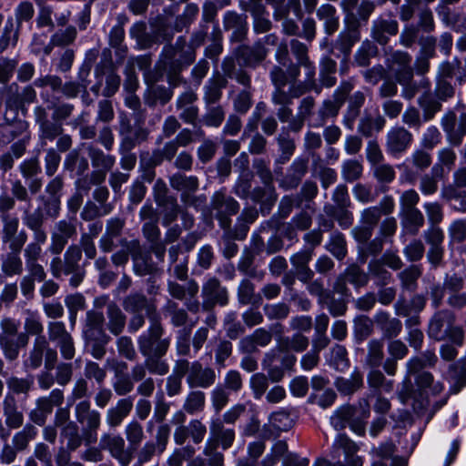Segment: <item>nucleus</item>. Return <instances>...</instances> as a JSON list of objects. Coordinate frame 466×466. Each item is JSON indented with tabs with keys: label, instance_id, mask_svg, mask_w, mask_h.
<instances>
[{
	"label": "nucleus",
	"instance_id": "obj_25",
	"mask_svg": "<svg viewBox=\"0 0 466 466\" xmlns=\"http://www.w3.org/2000/svg\"><path fill=\"white\" fill-rule=\"evenodd\" d=\"M209 438L206 443L214 444L215 447L219 445L224 451L229 449L236 437L235 431L226 428L220 418L212 419L209 424Z\"/></svg>",
	"mask_w": 466,
	"mask_h": 466
},
{
	"label": "nucleus",
	"instance_id": "obj_12",
	"mask_svg": "<svg viewBox=\"0 0 466 466\" xmlns=\"http://www.w3.org/2000/svg\"><path fill=\"white\" fill-rule=\"evenodd\" d=\"M75 414L77 422L84 425L85 441L92 443L96 441V431L101 424V414L91 409L88 400H82L76 405Z\"/></svg>",
	"mask_w": 466,
	"mask_h": 466
},
{
	"label": "nucleus",
	"instance_id": "obj_22",
	"mask_svg": "<svg viewBox=\"0 0 466 466\" xmlns=\"http://www.w3.org/2000/svg\"><path fill=\"white\" fill-rule=\"evenodd\" d=\"M216 380L217 374L213 368L204 367L198 360L192 361L191 372L186 379L190 389H208L213 386Z\"/></svg>",
	"mask_w": 466,
	"mask_h": 466
},
{
	"label": "nucleus",
	"instance_id": "obj_43",
	"mask_svg": "<svg viewBox=\"0 0 466 466\" xmlns=\"http://www.w3.org/2000/svg\"><path fill=\"white\" fill-rule=\"evenodd\" d=\"M341 106V98L339 100L335 98L324 100L318 108L314 126L316 127H323L328 119L335 118L339 115Z\"/></svg>",
	"mask_w": 466,
	"mask_h": 466
},
{
	"label": "nucleus",
	"instance_id": "obj_40",
	"mask_svg": "<svg viewBox=\"0 0 466 466\" xmlns=\"http://www.w3.org/2000/svg\"><path fill=\"white\" fill-rule=\"evenodd\" d=\"M450 393L456 394L466 386V359H461L449 368Z\"/></svg>",
	"mask_w": 466,
	"mask_h": 466
},
{
	"label": "nucleus",
	"instance_id": "obj_58",
	"mask_svg": "<svg viewBox=\"0 0 466 466\" xmlns=\"http://www.w3.org/2000/svg\"><path fill=\"white\" fill-rule=\"evenodd\" d=\"M17 89H18V86L16 84H12L7 87L8 94L5 100V108H6L5 113V119L6 121L11 120L8 117L9 111L14 113V116H12V118H15L18 109L22 108L24 106L20 94L17 92Z\"/></svg>",
	"mask_w": 466,
	"mask_h": 466
},
{
	"label": "nucleus",
	"instance_id": "obj_5",
	"mask_svg": "<svg viewBox=\"0 0 466 466\" xmlns=\"http://www.w3.org/2000/svg\"><path fill=\"white\" fill-rule=\"evenodd\" d=\"M165 329L161 323V317L150 321L147 333L137 339V345L143 356L157 355L165 356L170 347L169 337L163 338Z\"/></svg>",
	"mask_w": 466,
	"mask_h": 466
},
{
	"label": "nucleus",
	"instance_id": "obj_38",
	"mask_svg": "<svg viewBox=\"0 0 466 466\" xmlns=\"http://www.w3.org/2000/svg\"><path fill=\"white\" fill-rule=\"evenodd\" d=\"M317 17L323 23L324 31L328 35H333L339 29V16L332 5H321L317 9Z\"/></svg>",
	"mask_w": 466,
	"mask_h": 466
},
{
	"label": "nucleus",
	"instance_id": "obj_36",
	"mask_svg": "<svg viewBox=\"0 0 466 466\" xmlns=\"http://www.w3.org/2000/svg\"><path fill=\"white\" fill-rule=\"evenodd\" d=\"M334 385L341 395H352L363 388V374L361 371L355 369L349 378L338 377L334 382Z\"/></svg>",
	"mask_w": 466,
	"mask_h": 466
},
{
	"label": "nucleus",
	"instance_id": "obj_21",
	"mask_svg": "<svg viewBox=\"0 0 466 466\" xmlns=\"http://www.w3.org/2000/svg\"><path fill=\"white\" fill-rule=\"evenodd\" d=\"M412 134L403 127H394L387 134L386 151L393 157L404 153L411 145Z\"/></svg>",
	"mask_w": 466,
	"mask_h": 466
},
{
	"label": "nucleus",
	"instance_id": "obj_23",
	"mask_svg": "<svg viewBox=\"0 0 466 466\" xmlns=\"http://www.w3.org/2000/svg\"><path fill=\"white\" fill-rule=\"evenodd\" d=\"M465 281L457 273L445 275V287L448 289L447 304L454 309H461L466 307V292L462 291Z\"/></svg>",
	"mask_w": 466,
	"mask_h": 466
},
{
	"label": "nucleus",
	"instance_id": "obj_45",
	"mask_svg": "<svg viewBox=\"0 0 466 466\" xmlns=\"http://www.w3.org/2000/svg\"><path fill=\"white\" fill-rule=\"evenodd\" d=\"M170 186L173 189L182 193H194L198 189V178L195 176H186L181 173H176L169 178Z\"/></svg>",
	"mask_w": 466,
	"mask_h": 466
},
{
	"label": "nucleus",
	"instance_id": "obj_15",
	"mask_svg": "<svg viewBox=\"0 0 466 466\" xmlns=\"http://www.w3.org/2000/svg\"><path fill=\"white\" fill-rule=\"evenodd\" d=\"M121 246L127 248L134 263V270L139 276H146L155 271L156 268L152 260L150 251L146 250L137 239L127 241L121 239Z\"/></svg>",
	"mask_w": 466,
	"mask_h": 466
},
{
	"label": "nucleus",
	"instance_id": "obj_16",
	"mask_svg": "<svg viewBox=\"0 0 466 466\" xmlns=\"http://www.w3.org/2000/svg\"><path fill=\"white\" fill-rule=\"evenodd\" d=\"M441 125L451 146L458 147L462 143L466 137V113L461 114L457 118L456 114L450 110L442 116Z\"/></svg>",
	"mask_w": 466,
	"mask_h": 466
},
{
	"label": "nucleus",
	"instance_id": "obj_2",
	"mask_svg": "<svg viewBox=\"0 0 466 466\" xmlns=\"http://www.w3.org/2000/svg\"><path fill=\"white\" fill-rule=\"evenodd\" d=\"M196 59V51L187 43L185 36H179L174 45L167 44L163 47L159 58V67L170 76H177L185 67Z\"/></svg>",
	"mask_w": 466,
	"mask_h": 466
},
{
	"label": "nucleus",
	"instance_id": "obj_59",
	"mask_svg": "<svg viewBox=\"0 0 466 466\" xmlns=\"http://www.w3.org/2000/svg\"><path fill=\"white\" fill-rule=\"evenodd\" d=\"M456 158L457 156L453 149L450 147L441 148L438 151L439 163L433 166L431 172L436 174V176H442L443 166L451 169L455 165Z\"/></svg>",
	"mask_w": 466,
	"mask_h": 466
},
{
	"label": "nucleus",
	"instance_id": "obj_34",
	"mask_svg": "<svg viewBox=\"0 0 466 466\" xmlns=\"http://www.w3.org/2000/svg\"><path fill=\"white\" fill-rule=\"evenodd\" d=\"M3 413L5 418V426L10 430H16L24 424V414L18 410L14 396L6 395L3 400Z\"/></svg>",
	"mask_w": 466,
	"mask_h": 466
},
{
	"label": "nucleus",
	"instance_id": "obj_33",
	"mask_svg": "<svg viewBox=\"0 0 466 466\" xmlns=\"http://www.w3.org/2000/svg\"><path fill=\"white\" fill-rule=\"evenodd\" d=\"M106 328L114 336H119L125 329L127 324V317L119 308V306L110 301L106 305Z\"/></svg>",
	"mask_w": 466,
	"mask_h": 466
},
{
	"label": "nucleus",
	"instance_id": "obj_44",
	"mask_svg": "<svg viewBox=\"0 0 466 466\" xmlns=\"http://www.w3.org/2000/svg\"><path fill=\"white\" fill-rule=\"evenodd\" d=\"M46 348V338L35 339L33 347L29 350L27 358L24 360V366L31 370H36L41 367L44 352Z\"/></svg>",
	"mask_w": 466,
	"mask_h": 466
},
{
	"label": "nucleus",
	"instance_id": "obj_17",
	"mask_svg": "<svg viewBox=\"0 0 466 466\" xmlns=\"http://www.w3.org/2000/svg\"><path fill=\"white\" fill-rule=\"evenodd\" d=\"M36 124L39 126V139L42 145L46 141H54L64 132L63 124L56 120H50L46 108L38 106L34 109Z\"/></svg>",
	"mask_w": 466,
	"mask_h": 466
},
{
	"label": "nucleus",
	"instance_id": "obj_49",
	"mask_svg": "<svg viewBox=\"0 0 466 466\" xmlns=\"http://www.w3.org/2000/svg\"><path fill=\"white\" fill-rule=\"evenodd\" d=\"M248 198L253 202L259 203L263 206L271 207L277 200L275 187L273 184L256 187L252 189L251 195Z\"/></svg>",
	"mask_w": 466,
	"mask_h": 466
},
{
	"label": "nucleus",
	"instance_id": "obj_60",
	"mask_svg": "<svg viewBox=\"0 0 466 466\" xmlns=\"http://www.w3.org/2000/svg\"><path fill=\"white\" fill-rule=\"evenodd\" d=\"M367 380L370 388L380 390L387 393L391 392L394 388V381L392 380H387L383 373L379 370H372L370 371Z\"/></svg>",
	"mask_w": 466,
	"mask_h": 466
},
{
	"label": "nucleus",
	"instance_id": "obj_54",
	"mask_svg": "<svg viewBox=\"0 0 466 466\" xmlns=\"http://www.w3.org/2000/svg\"><path fill=\"white\" fill-rule=\"evenodd\" d=\"M421 268L418 265H411L399 273L402 289L414 291L417 289V280L421 276Z\"/></svg>",
	"mask_w": 466,
	"mask_h": 466
},
{
	"label": "nucleus",
	"instance_id": "obj_20",
	"mask_svg": "<svg viewBox=\"0 0 466 466\" xmlns=\"http://www.w3.org/2000/svg\"><path fill=\"white\" fill-rule=\"evenodd\" d=\"M123 308L130 313H140L145 310L149 321L160 317L153 299H148L143 293L135 292L127 296L123 300Z\"/></svg>",
	"mask_w": 466,
	"mask_h": 466
},
{
	"label": "nucleus",
	"instance_id": "obj_42",
	"mask_svg": "<svg viewBox=\"0 0 466 466\" xmlns=\"http://www.w3.org/2000/svg\"><path fill=\"white\" fill-rule=\"evenodd\" d=\"M163 312L166 316L170 318V323L176 328L185 326L189 319V312L186 308H182L172 299H167L166 304L163 306Z\"/></svg>",
	"mask_w": 466,
	"mask_h": 466
},
{
	"label": "nucleus",
	"instance_id": "obj_32",
	"mask_svg": "<svg viewBox=\"0 0 466 466\" xmlns=\"http://www.w3.org/2000/svg\"><path fill=\"white\" fill-rule=\"evenodd\" d=\"M228 80L221 74L217 73L210 77L204 86L203 100L207 106L216 104L222 96V90L227 86Z\"/></svg>",
	"mask_w": 466,
	"mask_h": 466
},
{
	"label": "nucleus",
	"instance_id": "obj_10",
	"mask_svg": "<svg viewBox=\"0 0 466 466\" xmlns=\"http://www.w3.org/2000/svg\"><path fill=\"white\" fill-rule=\"evenodd\" d=\"M27 236L25 231L17 237L13 236L9 240L4 238V228H2V241L9 244L11 252L7 253L2 261V271L8 277L20 275L23 272V262L19 256L23 246L26 242Z\"/></svg>",
	"mask_w": 466,
	"mask_h": 466
},
{
	"label": "nucleus",
	"instance_id": "obj_55",
	"mask_svg": "<svg viewBox=\"0 0 466 466\" xmlns=\"http://www.w3.org/2000/svg\"><path fill=\"white\" fill-rule=\"evenodd\" d=\"M36 435L37 429L33 424L27 423L14 435L12 443L19 451H25Z\"/></svg>",
	"mask_w": 466,
	"mask_h": 466
},
{
	"label": "nucleus",
	"instance_id": "obj_64",
	"mask_svg": "<svg viewBox=\"0 0 466 466\" xmlns=\"http://www.w3.org/2000/svg\"><path fill=\"white\" fill-rule=\"evenodd\" d=\"M384 358L383 342L380 339H371L368 344L367 364L371 368H378Z\"/></svg>",
	"mask_w": 466,
	"mask_h": 466
},
{
	"label": "nucleus",
	"instance_id": "obj_14",
	"mask_svg": "<svg viewBox=\"0 0 466 466\" xmlns=\"http://www.w3.org/2000/svg\"><path fill=\"white\" fill-rule=\"evenodd\" d=\"M87 156L95 170L92 171V182L102 184L105 182L107 172L111 171L116 164V157L105 153L99 147L94 145H88L86 147Z\"/></svg>",
	"mask_w": 466,
	"mask_h": 466
},
{
	"label": "nucleus",
	"instance_id": "obj_61",
	"mask_svg": "<svg viewBox=\"0 0 466 466\" xmlns=\"http://www.w3.org/2000/svg\"><path fill=\"white\" fill-rule=\"evenodd\" d=\"M31 204L25 208L22 211V220L24 225L28 228H41L44 226L46 218L41 208L31 210Z\"/></svg>",
	"mask_w": 466,
	"mask_h": 466
},
{
	"label": "nucleus",
	"instance_id": "obj_4",
	"mask_svg": "<svg viewBox=\"0 0 466 466\" xmlns=\"http://www.w3.org/2000/svg\"><path fill=\"white\" fill-rule=\"evenodd\" d=\"M82 259L81 248L76 244L70 245L64 253L63 258L56 255L50 262V271L54 278L59 279L63 275L69 276V284L73 288L78 287L86 276V270L80 265Z\"/></svg>",
	"mask_w": 466,
	"mask_h": 466
},
{
	"label": "nucleus",
	"instance_id": "obj_8",
	"mask_svg": "<svg viewBox=\"0 0 466 466\" xmlns=\"http://www.w3.org/2000/svg\"><path fill=\"white\" fill-rule=\"evenodd\" d=\"M65 400L64 390L54 389L46 396H41L35 400V407L28 413L29 420L35 425L44 426L55 407H60Z\"/></svg>",
	"mask_w": 466,
	"mask_h": 466
},
{
	"label": "nucleus",
	"instance_id": "obj_39",
	"mask_svg": "<svg viewBox=\"0 0 466 466\" xmlns=\"http://www.w3.org/2000/svg\"><path fill=\"white\" fill-rule=\"evenodd\" d=\"M271 102L274 106H278L277 116L282 123L289 122L292 116L293 110L290 106L293 101L287 91H273L271 95Z\"/></svg>",
	"mask_w": 466,
	"mask_h": 466
},
{
	"label": "nucleus",
	"instance_id": "obj_18",
	"mask_svg": "<svg viewBox=\"0 0 466 466\" xmlns=\"http://www.w3.org/2000/svg\"><path fill=\"white\" fill-rule=\"evenodd\" d=\"M399 32V23L391 12L381 15L372 21L370 36L381 46L388 44L390 36H394Z\"/></svg>",
	"mask_w": 466,
	"mask_h": 466
},
{
	"label": "nucleus",
	"instance_id": "obj_50",
	"mask_svg": "<svg viewBox=\"0 0 466 466\" xmlns=\"http://www.w3.org/2000/svg\"><path fill=\"white\" fill-rule=\"evenodd\" d=\"M64 167L68 171H76V174L83 175L89 167L87 159L81 156L79 150L73 149L64 160Z\"/></svg>",
	"mask_w": 466,
	"mask_h": 466
},
{
	"label": "nucleus",
	"instance_id": "obj_35",
	"mask_svg": "<svg viewBox=\"0 0 466 466\" xmlns=\"http://www.w3.org/2000/svg\"><path fill=\"white\" fill-rule=\"evenodd\" d=\"M224 27L226 30H232L231 39L233 41H242L248 31L246 16L228 11L224 15Z\"/></svg>",
	"mask_w": 466,
	"mask_h": 466
},
{
	"label": "nucleus",
	"instance_id": "obj_6",
	"mask_svg": "<svg viewBox=\"0 0 466 466\" xmlns=\"http://www.w3.org/2000/svg\"><path fill=\"white\" fill-rule=\"evenodd\" d=\"M210 208L220 227L228 229L231 225V216L236 215L239 210V204L227 194L225 188H222L216 191L211 197Z\"/></svg>",
	"mask_w": 466,
	"mask_h": 466
},
{
	"label": "nucleus",
	"instance_id": "obj_52",
	"mask_svg": "<svg viewBox=\"0 0 466 466\" xmlns=\"http://www.w3.org/2000/svg\"><path fill=\"white\" fill-rule=\"evenodd\" d=\"M309 345V338L302 333H295L291 337L281 339L279 341L280 350L285 351L293 350L296 352H302L308 349Z\"/></svg>",
	"mask_w": 466,
	"mask_h": 466
},
{
	"label": "nucleus",
	"instance_id": "obj_27",
	"mask_svg": "<svg viewBox=\"0 0 466 466\" xmlns=\"http://www.w3.org/2000/svg\"><path fill=\"white\" fill-rule=\"evenodd\" d=\"M347 23L348 29L341 31L335 41V47L346 57L350 54L353 46L360 40L359 27L360 25L357 18L347 19Z\"/></svg>",
	"mask_w": 466,
	"mask_h": 466
},
{
	"label": "nucleus",
	"instance_id": "obj_19",
	"mask_svg": "<svg viewBox=\"0 0 466 466\" xmlns=\"http://www.w3.org/2000/svg\"><path fill=\"white\" fill-rule=\"evenodd\" d=\"M455 322V315L450 309H441L431 317L428 335L430 338L441 341L447 339V331Z\"/></svg>",
	"mask_w": 466,
	"mask_h": 466
},
{
	"label": "nucleus",
	"instance_id": "obj_3",
	"mask_svg": "<svg viewBox=\"0 0 466 466\" xmlns=\"http://www.w3.org/2000/svg\"><path fill=\"white\" fill-rule=\"evenodd\" d=\"M438 357L431 350H427L420 356L410 359L406 363L409 375H416L415 383L421 390H429L430 393L437 396L444 390L441 381H435L433 375L429 371H422L424 368L434 367Z\"/></svg>",
	"mask_w": 466,
	"mask_h": 466
},
{
	"label": "nucleus",
	"instance_id": "obj_7",
	"mask_svg": "<svg viewBox=\"0 0 466 466\" xmlns=\"http://www.w3.org/2000/svg\"><path fill=\"white\" fill-rule=\"evenodd\" d=\"M77 218L69 217L55 223L51 232V242L48 250L53 255H59L70 239L77 236Z\"/></svg>",
	"mask_w": 466,
	"mask_h": 466
},
{
	"label": "nucleus",
	"instance_id": "obj_30",
	"mask_svg": "<svg viewBox=\"0 0 466 466\" xmlns=\"http://www.w3.org/2000/svg\"><path fill=\"white\" fill-rule=\"evenodd\" d=\"M237 56L246 66L254 68L267 57L268 49L261 42H257L252 46H239L237 50Z\"/></svg>",
	"mask_w": 466,
	"mask_h": 466
},
{
	"label": "nucleus",
	"instance_id": "obj_37",
	"mask_svg": "<svg viewBox=\"0 0 466 466\" xmlns=\"http://www.w3.org/2000/svg\"><path fill=\"white\" fill-rule=\"evenodd\" d=\"M374 322L381 330L383 338L392 339L397 337L402 329V324L400 319L390 318L385 311H379L374 316Z\"/></svg>",
	"mask_w": 466,
	"mask_h": 466
},
{
	"label": "nucleus",
	"instance_id": "obj_46",
	"mask_svg": "<svg viewBox=\"0 0 466 466\" xmlns=\"http://www.w3.org/2000/svg\"><path fill=\"white\" fill-rule=\"evenodd\" d=\"M337 72V63L330 57H324L320 61L319 82L320 87L330 88L337 83L335 74Z\"/></svg>",
	"mask_w": 466,
	"mask_h": 466
},
{
	"label": "nucleus",
	"instance_id": "obj_11",
	"mask_svg": "<svg viewBox=\"0 0 466 466\" xmlns=\"http://www.w3.org/2000/svg\"><path fill=\"white\" fill-rule=\"evenodd\" d=\"M100 448L106 451L120 466H128L134 458V451L127 445L126 440L118 433H104Z\"/></svg>",
	"mask_w": 466,
	"mask_h": 466
},
{
	"label": "nucleus",
	"instance_id": "obj_1",
	"mask_svg": "<svg viewBox=\"0 0 466 466\" xmlns=\"http://www.w3.org/2000/svg\"><path fill=\"white\" fill-rule=\"evenodd\" d=\"M1 189L0 220L4 228V238L9 240L17 234L19 228V218L11 211L15 208L16 201L31 204V196L27 187L18 178L10 181V193L3 187Z\"/></svg>",
	"mask_w": 466,
	"mask_h": 466
},
{
	"label": "nucleus",
	"instance_id": "obj_9",
	"mask_svg": "<svg viewBox=\"0 0 466 466\" xmlns=\"http://www.w3.org/2000/svg\"><path fill=\"white\" fill-rule=\"evenodd\" d=\"M167 289L171 298L177 300L185 301V307L193 314L200 310V302L197 296L199 287L195 279H189L186 284H179L175 280H168Z\"/></svg>",
	"mask_w": 466,
	"mask_h": 466
},
{
	"label": "nucleus",
	"instance_id": "obj_24",
	"mask_svg": "<svg viewBox=\"0 0 466 466\" xmlns=\"http://www.w3.org/2000/svg\"><path fill=\"white\" fill-rule=\"evenodd\" d=\"M64 187V179L61 176L53 177L46 186V192L49 198L44 200V208L46 215L49 218H56L60 213L61 192Z\"/></svg>",
	"mask_w": 466,
	"mask_h": 466
},
{
	"label": "nucleus",
	"instance_id": "obj_53",
	"mask_svg": "<svg viewBox=\"0 0 466 466\" xmlns=\"http://www.w3.org/2000/svg\"><path fill=\"white\" fill-rule=\"evenodd\" d=\"M337 259L342 260L348 253L347 241L345 236L339 231H334L329 238V243L326 246Z\"/></svg>",
	"mask_w": 466,
	"mask_h": 466
},
{
	"label": "nucleus",
	"instance_id": "obj_48",
	"mask_svg": "<svg viewBox=\"0 0 466 466\" xmlns=\"http://www.w3.org/2000/svg\"><path fill=\"white\" fill-rule=\"evenodd\" d=\"M61 440L66 441L68 451L77 450L83 442V437L79 432V428L75 421H71L65 425L60 431Z\"/></svg>",
	"mask_w": 466,
	"mask_h": 466
},
{
	"label": "nucleus",
	"instance_id": "obj_56",
	"mask_svg": "<svg viewBox=\"0 0 466 466\" xmlns=\"http://www.w3.org/2000/svg\"><path fill=\"white\" fill-rule=\"evenodd\" d=\"M384 266L379 258L371 259L368 265L369 274L376 279V284L380 287L386 286L391 279V274Z\"/></svg>",
	"mask_w": 466,
	"mask_h": 466
},
{
	"label": "nucleus",
	"instance_id": "obj_41",
	"mask_svg": "<svg viewBox=\"0 0 466 466\" xmlns=\"http://www.w3.org/2000/svg\"><path fill=\"white\" fill-rule=\"evenodd\" d=\"M105 316L102 312L89 310L86 312L83 329L84 339H92L96 334H106L104 329Z\"/></svg>",
	"mask_w": 466,
	"mask_h": 466
},
{
	"label": "nucleus",
	"instance_id": "obj_51",
	"mask_svg": "<svg viewBox=\"0 0 466 466\" xmlns=\"http://www.w3.org/2000/svg\"><path fill=\"white\" fill-rule=\"evenodd\" d=\"M117 20L118 24L113 26L109 33V45L112 48L116 50L117 54H125L127 47L122 45L125 39V30L123 26L127 21V18L126 15H119Z\"/></svg>",
	"mask_w": 466,
	"mask_h": 466
},
{
	"label": "nucleus",
	"instance_id": "obj_26",
	"mask_svg": "<svg viewBox=\"0 0 466 466\" xmlns=\"http://www.w3.org/2000/svg\"><path fill=\"white\" fill-rule=\"evenodd\" d=\"M356 408L351 405H344L339 408L330 418V423L337 431H341L350 425L358 434L364 432V426L354 420Z\"/></svg>",
	"mask_w": 466,
	"mask_h": 466
},
{
	"label": "nucleus",
	"instance_id": "obj_31",
	"mask_svg": "<svg viewBox=\"0 0 466 466\" xmlns=\"http://www.w3.org/2000/svg\"><path fill=\"white\" fill-rule=\"evenodd\" d=\"M402 230L411 236H416L425 224L424 215L419 208L400 210Z\"/></svg>",
	"mask_w": 466,
	"mask_h": 466
},
{
	"label": "nucleus",
	"instance_id": "obj_63",
	"mask_svg": "<svg viewBox=\"0 0 466 466\" xmlns=\"http://www.w3.org/2000/svg\"><path fill=\"white\" fill-rule=\"evenodd\" d=\"M363 173L361 162L356 159H348L342 163L341 176L346 182H354L360 179Z\"/></svg>",
	"mask_w": 466,
	"mask_h": 466
},
{
	"label": "nucleus",
	"instance_id": "obj_62",
	"mask_svg": "<svg viewBox=\"0 0 466 466\" xmlns=\"http://www.w3.org/2000/svg\"><path fill=\"white\" fill-rule=\"evenodd\" d=\"M418 104L423 110V118L425 121L432 119L435 114L441 110V102L432 98L429 93H425L420 96Z\"/></svg>",
	"mask_w": 466,
	"mask_h": 466
},
{
	"label": "nucleus",
	"instance_id": "obj_28",
	"mask_svg": "<svg viewBox=\"0 0 466 466\" xmlns=\"http://www.w3.org/2000/svg\"><path fill=\"white\" fill-rule=\"evenodd\" d=\"M133 398L127 397L117 400L116 406L107 410L106 421L109 428L119 427L133 409Z\"/></svg>",
	"mask_w": 466,
	"mask_h": 466
},
{
	"label": "nucleus",
	"instance_id": "obj_57",
	"mask_svg": "<svg viewBox=\"0 0 466 466\" xmlns=\"http://www.w3.org/2000/svg\"><path fill=\"white\" fill-rule=\"evenodd\" d=\"M124 433L129 446L137 448L145 439L142 424L137 420H131L125 427Z\"/></svg>",
	"mask_w": 466,
	"mask_h": 466
},
{
	"label": "nucleus",
	"instance_id": "obj_13",
	"mask_svg": "<svg viewBox=\"0 0 466 466\" xmlns=\"http://www.w3.org/2000/svg\"><path fill=\"white\" fill-rule=\"evenodd\" d=\"M202 303L200 309L205 311H211L219 305L224 307L228 303V292L226 287L222 286L220 281L215 278L208 279L201 289Z\"/></svg>",
	"mask_w": 466,
	"mask_h": 466
},
{
	"label": "nucleus",
	"instance_id": "obj_29",
	"mask_svg": "<svg viewBox=\"0 0 466 466\" xmlns=\"http://www.w3.org/2000/svg\"><path fill=\"white\" fill-rule=\"evenodd\" d=\"M308 171V160L305 158H296L289 168L286 176L281 179L279 186L286 189L296 188Z\"/></svg>",
	"mask_w": 466,
	"mask_h": 466
},
{
	"label": "nucleus",
	"instance_id": "obj_47",
	"mask_svg": "<svg viewBox=\"0 0 466 466\" xmlns=\"http://www.w3.org/2000/svg\"><path fill=\"white\" fill-rule=\"evenodd\" d=\"M206 407V394L200 390H193L187 395L183 410L190 415L200 413Z\"/></svg>",
	"mask_w": 466,
	"mask_h": 466
}]
</instances>
